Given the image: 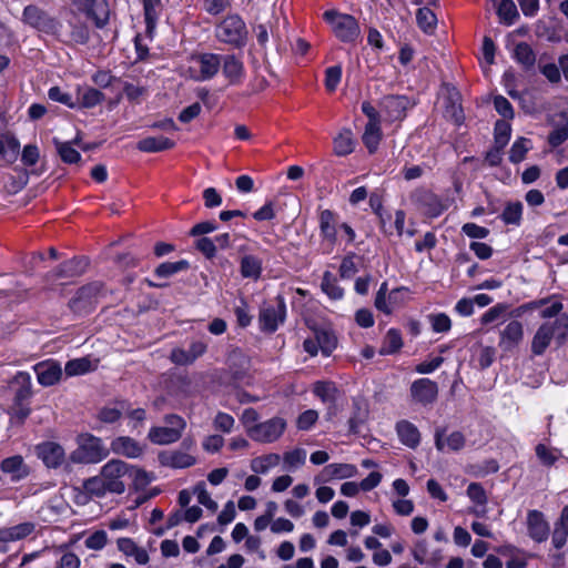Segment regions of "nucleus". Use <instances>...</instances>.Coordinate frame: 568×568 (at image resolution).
Masks as SVG:
<instances>
[{"mask_svg": "<svg viewBox=\"0 0 568 568\" xmlns=\"http://www.w3.org/2000/svg\"><path fill=\"white\" fill-rule=\"evenodd\" d=\"M129 464L121 459H111L101 467L100 474L110 488V493L121 495L125 491Z\"/></svg>", "mask_w": 568, "mask_h": 568, "instance_id": "obj_7", "label": "nucleus"}, {"mask_svg": "<svg viewBox=\"0 0 568 568\" xmlns=\"http://www.w3.org/2000/svg\"><path fill=\"white\" fill-rule=\"evenodd\" d=\"M410 397L416 404L428 406L436 402L438 397V385L429 378H419L410 385Z\"/></svg>", "mask_w": 568, "mask_h": 568, "instance_id": "obj_12", "label": "nucleus"}, {"mask_svg": "<svg viewBox=\"0 0 568 568\" xmlns=\"http://www.w3.org/2000/svg\"><path fill=\"white\" fill-rule=\"evenodd\" d=\"M215 37L220 42L242 48L246 43L247 29L239 14H229L215 27Z\"/></svg>", "mask_w": 568, "mask_h": 568, "instance_id": "obj_2", "label": "nucleus"}, {"mask_svg": "<svg viewBox=\"0 0 568 568\" xmlns=\"http://www.w3.org/2000/svg\"><path fill=\"white\" fill-rule=\"evenodd\" d=\"M568 337V315L562 314L554 321L542 323L536 331L531 341V353L536 356L542 355L551 341L555 339L558 346L566 343Z\"/></svg>", "mask_w": 568, "mask_h": 568, "instance_id": "obj_1", "label": "nucleus"}, {"mask_svg": "<svg viewBox=\"0 0 568 568\" xmlns=\"http://www.w3.org/2000/svg\"><path fill=\"white\" fill-rule=\"evenodd\" d=\"M38 456L49 468H58L65 460V453L62 446L53 442H47L37 447Z\"/></svg>", "mask_w": 568, "mask_h": 568, "instance_id": "obj_17", "label": "nucleus"}, {"mask_svg": "<svg viewBox=\"0 0 568 568\" xmlns=\"http://www.w3.org/2000/svg\"><path fill=\"white\" fill-rule=\"evenodd\" d=\"M321 287L332 300H341L343 297L344 291L338 286L335 276L329 271L324 272Z\"/></svg>", "mask_w": 568, "mask_h": 568, "instance_id": "obj_51", "label": "nucleus"}, {"mask_svg": "<svg viewBox=\"0 0 568 568\" xmlns=\"http://www.w3.org/2000/svg\"><path fill=\"white\" fill-rule=\"evenodd\" d=\"M126 478L132 480L134 489L144 488L151 481V477L145 470L130 464Z\"/></svg>", "mask_w": 568, "mask_h": 568, "instance_id": "obj_59", "label": "nucleus"}, {"mask_svg": "<svg viewBox=\"0 0 568 568\" xmlns=\"http://www.w3.org/2000/svg\"><path fill=\"white\" fill-rule=\"evenodd\" d=\"M527 525L529 536L540 542L547 539L549 535V525L545 520L542 513L530 510L527 515Z\"/></svg>", "mask_w": 568, "mask_h": 568, "instance_id": "obj_24", "label": "nucleus"}, {"mask_svg": "<svg viewBox=\"0 0 568 568\" xmlns=\"http://www.w3.org/2000/svg\"><path fill=\"white\" fill-rule=\"evenodd\" d=\"M88 266L84 257H73L61 263L52 273L55 278H71L82 275Z\"/></svg>", "mask_w": 568, "mask_h": 568, "instance_id": "obj_25", "label": "nucleus"}, {"mask_svg": "<svg viewBox=\"0 0 568 568\" xmlns=\"http://www.w3.org/2000/svg\"><path fill=\"white\" fill-rule=\"evenodd\" d=\"M104 94L91 87H78L75 95L77 108L91 109L104 101Z\"/></svg>", "mask_w": 568, "mask_h": 568, "instance_id": "obj_29", "label": "nucleus"}, {"mask_svg": "<svg viewBox=\"0 0 568 568\" xmlns=\"http://www.w3.org/2000/svg\"><path fill=\"white\" fill-rule=\"evenodd\" d=\"M116 545L118 549L126 558H133L134 564L144 566L149 562V555L146 550L142 547H139L131 538H119Z\"/></svg>", "mask_w": 568, "mask_h": 568, "instance_id": "obj_26", "label": "nucleus"}, {"mask_svg": "<svg viewBox=\"0 0 568 568\" xmlns=\"http://www.w3.org/2000/svg\"><path fill=\"white\" fill-rule=\"evenodd\" d=\"M106 541V532L104 530H95L85 538L84 545L89 549L100 550L105 546Z\"/></svg>", "mask_w": 568, "mask_h": 568, "instance_id": "obj_64", "label": "nucleus"}, {"mask_svg": "<svg viewBox=\"0 0 568 568\" xmlns=\"http://www.w3.org/2000/svg\"><path fill=\"white\" fill-rule=\"evenodd\" d=\"M10 386L13 389L14 403L29 402L32 397V382L29 373L18 372L11 379Z\"/></svg>", "mask_w": 568, "mask_h": 568, "instance_id": "obj_19", "label": "nucleus"}, {"mask_svg": "<svg viewBox=\"0 0 568 568\" xmlns=\"http://www.w3.org/2000/svg\"><path fill=\"white\" fill-rule=\"evenodd\" d=\"M199 64L200 79L210 80L215 77L221 68L222 55L216 53H201L194 58Z\"/></svg>", "mask_w": 568, "mask_h": 568, "instance_id": "obj_22", "label": "nucleus"}, {"mask_svg": "<svg viewBox=\"0 0 568 568\" xmlns=\"http://www.w3.org/2000/svg\"><path fill=\"white\" fill-rule=\"evenodd\" d=\"M148 438L156 445H168L178 442L181 437L178 432L166 426H154L150 429Z\"/></svg>", "mask_w": 568, "mask_h": 568, "instance_id": "obj_38", "label": "nucleus"}, {"mask_svg": "<svg viewBox=\"0 0 568 568\" xmlns=\"http://www.w3.org/2000/svg\"><path fill=\"white\" fill-rule=\"evenodd\" d=\"M90 39V31L81 16L71 11L67 20V28H60L58 40L67 44H85Z\"/></svg>", "mask_w": 568, "mask_h": 568, "instance_id": "obj_8", "label": "nucleus"}, {"mask_svg": "<svg viewBox=\"0 0 568 568\" xmlns=\"http://www.w3.org/2000/svg\"><path fill=\"white\" fill-rule=\"evenodd\" d=\"M130 403L125 399H116L103 406L99 413L98 418L103 423H114L120 419L124 413H129Z\"/></svg>", "mask_w": 568, "mask_h": 568, "instance_id": "obj_28", "label": "nucleus"}, {"mask_svg": "<svg viewBox=\"0 0 568 568\" xmlns=\"http://www.w3.org/2000/svg\"><path fill=\"white\" fill-rule=\"evenodd\" d=\"M313 393L324 403L334 404L337 398V387L333 382H316Z\"/></svg>", "mask_w": 568, "mask_h": 568, "instance_id": "obj_47", "label": "nucleus"}, {"mask_svg": "<svg viewBox=\"0 0 568 568\" xmlns=\"http://www.w3.org/2000/svg\"><path fill=\"white\" fill-rule=\"evenodd\" d=\"M286 317V305L282 296H277L273 303L264 304L258 314L260 327L263 332L274 333Z\"/></svg>", "mask_w": 568, "mask_h": 568, "instance_id": "obj_6", "label": "nucleus"}, {"mask_svg": "<svg viewBox=\"0 0 568 568\" xmlns=\"http://www.w3.org/2000/svg\"><path fill=\"white\" fill-rule=\"evenodd\" d=\"M531 141L526 138H519L517 139L514 144L510 148L509 151V160L513 163H519L521 162L526 153L531 149Z\"/></svg>", "mask_w": 568, "mask_h": 568, "instance_id": "obj_54", "label": "nucleus"}, {"mask_svg": "<svg viewBox=\"0 0 568 568\" xmlns=\"http://www.w3.org/2000/svg\"><path fill=\"white\" fill-rule=\"evenodd\" d=\"M83 489L94 497H103L106 493H110V488L106 486L101 474L85 479L83 481Z\"/></svg>", "mask_w": 568, "mask_h": 568, "instance_id": "obj_50", "label": "nucleus"}, {"mask_svg": "<svg viewBox=\"0 0 568 568\" xmlns=\"http://www.w3.org/2000/svg\"><path fill=\"white\" fill-rule=\"evenodd\" d=\"M92 363L87 357L71 359L65 364L64 371L68 376H77L92 371Z\"/></svg>", "mask_w": 568, "mask_h": 568, "instance_id": "obj_55", "label": "nucleus"}, {"mask_svg": "<svg viewBox=\"0 0 568 568\" xmlns=\"http://www.w3.org/2000/svg\"><path fill=\"white\" fill-rule=\"evenodd\" d=\"M429 322L436 333H446L452 327L450 318L445 313L429 315Z\"/></svg>", "mask_w": 568, "mask_h": 568, "instance_id": "obj_62", "label": "nucleus"}, {"mask_svg": "<svg viewBox=\"0 0 568 568\" xmlns=\"http://www.w3.org/2000/svg\"><path fill=\"white\" fill-rule=\"evenodd\" d=\"M175 145V143L165 136H148L142 139L138 143V149L142 152H161L165 150H170Z\"/></svg>", "mask_w": 568, "mask_h": 568, "instance_id": "obj_36", "label": "nucleus"}, {"mask_svg": "<svg viewBox=\"0 0 568 568\" xmlns=\"http://www.w3.org/2000/svg\"><path fill=\"white\" fill-rule=\"evenodd\" d=\"M109 456V449L101 438L89 436L70 455V460L75 464H97Z\"/></svg>", "mask_w": 568, "mask_h": 568, "instance_id": "obj_4", "label": "nucleus"}, {"mask_svg": "<svg viewBox=\"0 0 568 568\" xmlns=\"http://www.w3.org/2000/svg\"><path fill=\"white\" fill-rule=\"evenodd\" d=\"M362 140L368 152L371 154L375 153L382 140L381 124H366Z\"/></svg>", "mask_w": 568, "mask_h": 568, "instance_id": "obj_46", "label": "nucleus"}, {"mask_svg": "<svg viewBox=\"0 0 568 568\" xmlns=\"http://www.w3.org/2000/svg\"><path fill=\"white\" fill-rule=\"evenodd\" d=\"M467 496L478 506H485L487 504L486 491L479 483H471L468 485Z\"/></svg>", "mask_w": 568, "mask_h": 568, "instance_id": "obj_60", "label": "nucleus"}, {"mask_svg": "<svg viewBox=\"0 0 568 568\" xmlns=\"http://www.w3.org/2000/svg\"><path fill=\"white\" fill-rule=\"evenodd\" d=\"M523 214V204L520 202L508 203L501 213V220L506 224L519 225Z\"/></svg>", "mask_w": 568, "mask_h": 568, "instance_id": "obj_58", "label": "nucleus"}, {"mask_svg": "<svg viewBox=\"0 0 568 568\" xmlns=\"http://www.w3.org/2000/svg\"><path fill=\"white\" fill-rule=\"evenodd\" d=\"M85 14L97 28H103L109 20V9L104 0H85Z\"/></svg>", "mask_w": 568, "mask_h": 568, "instance_id": "obj_31", "label": "nucleus"}, {"mask_svg": "<svg viewBox=\"0 0 568 568\" xmlns=\"http://www.w3.org/2000/svg\"><path fill=\"white\" fill-rule=\"evenodd\" d=\"M536 455L538 459L546 466L554 465L559 457V454L556 449H550L544 444H538L536 446Z\"/></svg>", "mask_w": 568, "mask_h": 568, "instance_id": "obj_61", "label": "nucleus"}, {"mask_svg": "<svg viewBox=\"0 0 568 568\" xmlns=\"http://www.w3.org/2000/svg\"><path fill=\"white\" fill-rule=\"evenodd\" d=\"M23 21L38 31L53 36H60L62 24L53 17L36 6H27L23 10Z\"/></svg>", "mask_w": 568, "mask_h": 568, "instance_id": "obj_5", "label": "nucleus"}, {"mask_svg": "<svg viewBox=\"0 0 568 568\" xmlns=\"http://www.w3.org/2000/svg\"><path fill=\"white\" fill-rule=\"evenodd\" d=\"M57 152L64 163H77L81 159V154L72 146L71 142H61L53 139Z\"/></svg>", "mask_w": 568, "mask_h": 568, "instance_id": "obj_52", "label": "nucleus"}, {"mask_svg": "<svg viewBox=\"0 0 568 568\" xmlns=\"http://www.w3.org/2000/svg\"><path fill=\"white\" fill-rule=\"evenodd\" d=\"M403 347L402 335L398 329L390 328L386 333L382 347L381 355H390L397 353Z\"/></svg>", "mask_w": 568, "mask_h": 568, "instance_id": "obj_43", "label": "nucleus"}, {"mask_svg": "<svg viewBox=\"0 0 568 568\" xmlns=\"http://www.w3.org/2000/svg\"><path fill=\"white\" fill-rule=\"evenodd\" d=\"M497 14L500 21L507 26H511L519 18L517 7L513 0H500L497 8Z\"/></svg>", "mask_w": 568, "mask_h": 568, "instance_id": "obj_49", "label": "nucleus"}, {"mask_svg": "<svg viewBox=\"0 0 568 568\" xmlns=\"http://www.w3.org/2000/svg\"><path fill=\"white\" fill-rule=\"evenodd\" d=\"M511 128L507 121L498 120L495 123V136L494 144L498 145L499 149H505L510 139Z\"/></svg>", "mask_w": 568, "mask_h": 568, "instance_id": "obj_56", "label": "nucleus"}, {"mask_svg": "<svg viewBox=\"0 0 568 568\" xmlns=\"http://www.w3.org/2000/svg\"><path fill=\"white\" fill-rule=\"evenodd\" d=\"M314 337L317 339L321 352L325 356H329L337 345V338L331 329L316 328L314 329Z\"/></svg>", "mask_w": 568, "mask_h": 568, "instance_id": "obj_42", "label": "nucleus"}, {"mask_svg": "<svg viewBox=\"0 0 568 568\" xmlns=\"http://www.w3.org/2000/svg\"><path fill=\"white\" fill-rule=\"evenodd\" d=\"M222 72L227 79L230 84L236 85L243 81L244 78V64L242 60L235 54L222 55Z\"/></svg>", "mask_w": 568, "mask_h": 568, "instance_id": "obj_18", "label": "nucleus"}, {"mask_svg": "<svg viewBox=\"0 0 568 568\" xmlns=\"http://www.w3.org/2000/svg\"><path fill=\"white\" fill-rule=\"evenodd\" d=\"M286 423L280 417L271 418L264 423L253 425L248 428L252 439L262 443L275 442L284 432Z\"/></svg>", "mask_w": 568, "mask_h": 568, "instance_id": "obj_11", "label": "nucleus"}, {"mask_svg": "<svg viewBox=\"0 0 568 568\" xmlns=\"http://www.w3.org/2000/svg\"><path fill=\"white\" fill-rule=\"evenodd\" d=\"M33 371L37 374L39 384L44 387L57 384L62 376V367L54 359H47L36 364Z\"/></svg>", "mask_w": 568, "mask_h": 568, "instance_id": "obj_15", "label": "nucleus"}, {"mask_svg": "<svg viewBox=\"0 0 568 568\" xmlns=\"http://www.w3.org/2000/svg\"><path fill=\"white\" fill-rule=\"evenodd\" d=\"M262 272V261L254 255H245L241 260V275L257 280Z\"/></svg>", "mask_w": 568, "mask_h": 568, "instance_id": "obj_45", "label": "nucleus"}, {"mask_svg": "<svg viewBox=\"0 0 568 568\" xmlns=\"http://www.w3.org/2000/svg\"><path fill=\"white\" fill-rule=\"evenodd\" d=\"M334 153L337 156H346L354 151L355 141L349 129H343L333 140Z\"/></svg>", "mask_w": 568, "mask_h": 568, "instance_id": "obj_39", "label": "nucleus"}, {"mask_svg": "<svg viewBox=\"0 0 568 568\" xmlns=\"http://www.w3.org/2000/svg\"><path fill=\"white\" fill-rule=\"evenodd\" d=\"M111 450L126 458H138L143 454L144 448L129 436H119L111 442Z\"/></svg>", "mask_w": 568, "mask_h": 568, "instance_id": "obj_20", "label": "nucleus"}, {"mask_svg": "<svg viewBox=\"0 0 568 568\" xmlns=\"http://www.w3.org/2000/svg\"><path fill=\"white\" fill-rule=\"evenodd\" d=\"M410 201L429 217H437L447 209V205L436 194L425 189L414 191Z\"/></svg>", "mask_w": 568, "mask_h": 568, "instance_id": "obj_10", "label": "nucleus"}, {"mask_svg": "<svg viewBox=\"0 0 568 568\" xmlns=\"http://www.w3.org/2000/svg\"><path fill=\"white\" fill-rule=\"evenodd\" d=\"M396 430L400 442L410 447L415 448L420 442V434L415 425L407 420L397 423Z\"/></svg>", "mask_w": 568, "mask_h": 568, "instance_id": "obj_35", "label": "nucleus"}, {"mask_svg": "<svg viewBox=\"0 0 568 568\" xmlns=\"http://www.w3.org/2000/svg\"><path fill=\"white\" fill-rule=\"evenodd\" d=\"M159 458L163 466L172 468H186L195 464V458L192 455L181 450L163 453Z\"/></svg>", "mask_w": 568, "mask_h": 568, "instance_id": "obj_32", "label": "nucleus"}, {"mask_svg": "<svg viewBox=\"0 0 568 568\" xmlns=\"http://www.w3.org/2000/svg\"><path fill=\"white\" fill-rule=\"evenodd\" d=\"M281 457L277 454H267L256 457L251 462V469L256 474H266L271 468L280 464Z\"/></svg>", "mask_w": 568, "mask_h": 568, "instance_id": "obj_48", "label": "nucleus"}, {"mask_svg": "<svg viewBox=\"0 0 568 568\" xmlns=\"http://www.w3.org/2000/svg\"><path fill=\"white\" fill-rule=\"evenodd\" d=\"M416 20L418 27L426 33L433 32L437 23L435 13L426 7L417 10Z\"/></svg>", "mask_w": 568, "mask_h": 568, "instance_id": "obj_53", "label": "nucleus"}, {"mask_svg": "<svg viewBox=\"0 0 568 568\" xmlns=\"http://www.w3.org/2000/svg\"><path fill=\"white\" fill-rule=\"evenodd\" d=\"M368 416V405L363 398L353 399V414L348 420L349 432L359 433V427L365 423Z\"/></svg>", "mask_w": 568, "mask_h": 568, "instance_id": "obj_34", "label": "nucleus"}, {"mask_svg": "<svg viewBox=\"0 0 568 568\" xmlns=\"http://www.w3.org/2000/svg\"><path fill=\"white\" fill-rule=\"evenodd\" d=\"M187 267L189 263L184 260L178 262H164L155 268V275L166 278L175 273L186 270Z\"/></svg>", "mask_w": 568, "mask_h": 568, "instance_id": "obj_57", "label": "nucleus"}, {"mask_svg": "<svg viewBox=\"0 0 568 568\" xmlns=\"http://www.w3.org/2000/svg\"><path fill=\"white\" fill-rule=\"evenodd\" d=\"M568 538V505L565 506L561 510V515L559 520L555 525V529L552 532V545L557 549H561Z\"/></svg>", "mask_w": 568, "mask_h": 568, "instance_id": "obj_37", "label": "nucleus"}, {"mask_svg": "<svg viewBox=\"0 0 568 568\" xmlns=\"http://www.w3.org/2000/svg\"><path fill=\"white\" fill-rule=\"evenodd\" d=\"M144 19L148 33L155 29L160 12L162 10L161 0H143Z\"/></svg>", "mask_w": 568, "mask_h": 568, "instance_id": "obj_41", "label": "nucleus"}, {"mask_svg": "<svg viewBox=\"0 0 568 568\" xmlns=\"http://www.w3.org/2000/svg\"><path fill=\"white\" fill-rule=\"evenodd\" d=\"M101 282L89 283L78 290L75 296L69 302L70 308L78 314H84L93 308L97 297L102 291Z\"/></svg>", "mask_w": 568, "mask_h": 568, "instance_id": "obj_9", "label": "nucleus"}, {"mask_svg": "<svg viewBox=\"0 0 568 568\" xmlns=\"http://www.w3.org/2000/svg\"><path fill=\"white\" fill-rule=\"evenodd\" d=\"M357 474V468L353 464H329L325 466L321 474L315 477V483H326L333 479L352 478Z\"/></svg>", "mask_w": 568, "mask_h": 568, "instance_id": "obj_16", "label": "nucleus"}, {"mask_svg": "<svg viewBox=\"0 0 568 568\" xmlns=\"http://www.w3.org/2000/svg\"><path fill=\"white\" fill-rule=\"evenodd\" d=\"M445 445H447V447L450 449V450H459L464 447L465 445V437L462 433L459 432H454L452 433L447 438H446V442H444L443 439V433L440 430H436V434H435V446L438 450L443 452L444 448H445Z\"/></svg>", "mask_w": 568, "mask_h": 568, "instance_id": "obj_40", "label": "nucleus"}, {"mask_svg": "<svg viewBox=\"0 0 568 568\" xmlns=\"http://www.w3.org/2000/svg\"><path fill=\"white\" fill-rule=\"evenodd\" d=\"M324 19L332 26L335 37L342 42H353L361 34L358 22L351 14L327 10L324 12Z\"/></svg>", "mask_w": 568, "mask_h": 568, "instance_id": "obj_3", "label": "nucleus"}, {"mask_svg": "<svg viewBox=\"0 0 568 568\" xmlns=\"http://www.w3.org/2000/svg\"><path fill=\"white\" fill-rule=\"evenodd\" d=\"M514 58L526 70L531 69L536 63V54L532 48L526 42H520L515 47Z\"/></svg>", "mask_w": 568, "mask_h": 568, "instance_id": "obj_44", "label": "nucleus"}, {"mask_svg": "<svg viewBox=\"0 0 568 568\" xmlns=\"http://www.w3.org/2000/svg\"><path fill=\"white\" fill-rule=\"evenodd\" d=\"M460 100V94L455 88H447L444 98L445 116L453 120L456 124H462L465 119Z\"/></svg>", "mask_w": 568, "mask_h": 568, "instance_id": "obj_23", "label": "nucleus"}, {"mask_svg": "<svg viewBox=\"0 0 568 568\" xmlns=\"http://www.w3.org/2000/svg\"><path fill=\"white\" fill-rule=\"evenodd\" d=\"M414 103L405 95H385L379 101V108L388 120H402L406 115V111L412 108Z\"/></svg>", "mask_w": 568, "mask_h": 568, "instance_id": "obj_13", "label": "nucleus"}, {"mask_svg": "<svg viewBox=\"0 0 568 568\" xmlns=\"http://www.w3.org/2000/svg\"><path fill=\"white\" fill-rule=\"evenodd\" d=\"M36 529V525L26 521L11 527L0 528V542L7 544L18 541L30 536Z\"/></svg>", "mask_w": 568, "mask_h": 568, "instance_id": "obj_27", "label": "nucleus"}, {"mask_svg": "<svg viewBox=\"0 0 568 568\" xmlns=\"http://www.w3.org/2000/svg\"><path fill=\"white\" fill-rule=\"evenodd\" d=\"M524 339V326L519 321H510L503 331H500V338L498 346L504 352H514Z\"/></svg>", "mask_w": 568, "mask_h": 568, "instance_id": "obj_14", "label": "nucleus"}, {"mask_svg": "<svg viewBox=\"0 0 568 568\" xmlns=\"http://www.w3.org/2000/svg\"><path fill=\"white\" fill-rule=\"evenodd\" d=\"M0 469L2 473L10 475L11 480L14 483L22 480L30 473L29 466L20 455L4 458L0 463Z\"/></svg>", "mask_w": 568, "mask_h": 568, "instance_id": "obj_21", "label": "nucleus"}, {"mask_svg": "<svg viewBox=\"0 0 568 568\" xmlns=\"http://www.w3.org/2000/svg\"><path fill=\"white\" fill-rule=\"evenodd\" d=\"M320 231L321 235L324 240H326L329 244L336 243L337 235V216L331 210H323L320 213Z\"/></svg>", "mask_w": 568, "mask_h": 568, "instance_id": "obj_30", "label": "nucleus"}, {"mask_svg": "<svg viewBox=\"0 0 568 568\" xmlns=\"http://www.w3.org/2000/svg\"><path fill=\"white\" fill-rule=\"evenodd\" d=\"M342 68L339 65H333L325 71V87L327 91L333 92L336 90L341 82Z\"/></svg>", "mask_w": 568, "mask_h": 568, "instance_id": "obj_63", "label": "nucleus"}, {"mask_svg": "<svg viewBox=\"0 0 568 568\" xmlns=\"http://www.w3.org/2000/svg\"><path fill=\"white\" fill-rule=\"evenodd\" d=\"M414 559L418 565L435 566L438 565L442 555L439 550L430 551L426 541H418L413 548Z\"/></svg>", "mask_w": 568, "mask_h": 568, "instance_id": "obj_33", "label": "nucleus"}]
</instances>
